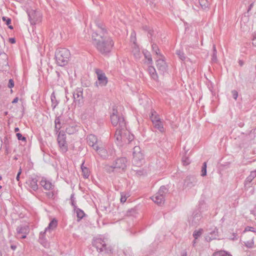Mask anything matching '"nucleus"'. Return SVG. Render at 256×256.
<instances>
[{
	"mask_svg": "<svg viewBox=\"0 0 256 256\" xmlns=\"http://www.w3.org/2000/svg\"><path fill=\"white\" fill-rule=\"evenodd\" d=\"M94 41L97 49L102 54L109 52L114 44L111 38L106 36H98Z\"/></svg>",
	"mask_w": 256,
	"mask_h": 256,
	"instance_id": "1",
	"label": "nucleus"
},
{
	"mask_svg": "<svg viewBox=\"0 0 256 256\" xmlns=\"http://www.w3.org/2000/svg\"><path fill=\"white\" fill-rule=\"evenodd\" d=\"M115 138L118 144H123L129 143L134 140L132 134L126 129V128H117L115 134Z\"/></svg>",
	"mask_w": 256,
	"mask_h": 256,
	"instance_id": "2",
	"label": "nucleus"
},
{
	"mask_svg": "<svg viewBox=\"0 0 256 256\" xmlns=\"http://www.w3.org/2000/svg\"><path fill=\"white\" fill-rule=\"evenodd\" d=\"M110 119L112 126H118V128H126V122L123 116L119 114L117 109L115 108L112 109Z\"/></svg>",
	"mask_w": 256,
	"mask_h": 256,
	"instance_id": "3",
	"label": "nucleus"
},
{
	"mask_svg": "<svg viewBox=\"0 0 256 256\" xmlns=\"http://www.w3.org/2000/svg\"><path fill=\"white\" fill-rule=\"evenodd\" d=\"M70 58V52L66 48H60L58 50L56 54V64L61 66L66 65Z\"/></svg>",
	"mask_w": 256,
	"mask_h": 256,
	"instance_id": "4",
	"label": "nucleus"
},
{
	"mask_svg": "<svg viewBox=\"0 0 256 256\" xmlns=\"http://www.w3.org/2000/svg\"><path fill=\"white\" fill-rule=\"evenodd\" d=\"M88 143L90 146L93 147L94 150L100 152V154L106 152L105 150L98 146L97 138L94 135L90 134L88 136Z\"/></svg>",
	"mask_w": 256,
	"mask_h": 256,
	"instance_id": "5",
	"label": "nucleus"
},
{
	"mask_svg": "<svg viewBox=\"0 0 256 256\" xmlns=\"http://www.w3.org/2000/svg\"><path fill=\"white\" fill-rule=\"evenodd\" d=\"M28 15L32 24H36L41 22L42 14L39 11L32 10L30 12Z\"/></svg>",
	"mask_w": 256,
	"mask_h": 256,
	"instance_id": "6",
	"label": "nucleus"
},
{
	"mask_svg": "<svg viewBox=\"0 0 256 256\" xmlns=\"http://www.w3.org/2000/svg\"><path fill=\"white\" fill-rule=\"evenodd\" d=\"M66 139V135L60 132L58 135V142L60 150L63 152H66L68 150V144Z\"/></svg>",
	"mask_w": 256,
	"mask_h": 256,
	"instance_id": "7",
	"label": "nucleus"
},
{
	"mask_svg": "<svg viewBox=\"0 0 256 256\" xmlns=\"http://www.w3.org/2000/svg\"><path fill=\"white\" fill-rule=\"evenodd\" d=\"M98 84L100 86H104L108 83V79L105 74L101 70H98L96 72Z\"/></svg>",
	"mask_w": 256,
	"mask_h": 256,
	"instance_id": "8",
	"label": "nucleus"
},
{
	"mask_svg": "<svg viewBox=\"0 0 256 256\" xmlns=\"http://www.w3.org/2000/svg\"><path fill=\"white\" fill-rule=\"evenodd\" d=\"M127 167V160L125 158H120L116 162L114 168L122 169L124 171Z\"/></svg>",
	"mask_w": 256,
	"mask_h": 256,
	"instance_id": "9",
	"label": "nucleus"
},
{
	"mask_svg": "<svg viewBox=\"0 0 256 256\" xmlns=\"http://www.w3.org/2000/svg\"><path fill=\"white\" fill-rule=\"evenodd\" d=\"M152 200L154 203L160 205L164 203V197L163 195L160 193V190L156 194L155 196L152 198Z\"/></svg>",
	"mask_w": 256,
	"mask_h": 256,
	"instance_id": "10",
	"label": "nucleus"
},
{
	"mask_svg": "<svg viewBox=\"0 0 256 256\" xmlns=\"http://www.w3.org/2000/svg\"><path fill=\"white\" fill-rule=\"evenodd\" d=\"M134 158L135 160H142L144 158L139 146H135L134 148Z\"/></svg>",
	"mask_w": 256,
	"mask_h": 256,
	"instance_id": "11",
	"label": "nucleus"
},
{
	"mask_svg": "<svg viewBox=\"0 0 256 256\" xmlns=\"http://www.w3.org/2000/svg\"><path fill=\"white\" fill-rule=\"evenodd\" d=\"M40 184L46 190H52L54 187V185L52 183L46 180V178H42V180L40 181Z\"/></svg>",
	"mask_w": 256,
	"mask_h": 256,
	"instance_id": "12",
	"label": "nucleus"
},
{
	"mask_svg": "<svg viewBox=\"0 0 256 256\" xmlns=\"http://www.w3.org/2000/svg\"><path fill=\"white\" fill-rule=\"evenodd\" d=\"M166 66V63L162 60H158L156 61V67L158 70H164Z\"/></svg>",
	"mask_w": 256,
	"mask_h": 256,
	"instance_id": "13",
	"label": "nucleus"
},
{
	"mask_svg": "<svg viewBox=\"0 0 256 256\" xmlns=\"http://www.w3.org/2000/svg\"><path fill=\"white\" fill-rule=\"evenodd\" d=\"M152 123L154 124V126L159 130L161 132L163 130L164 128L160 120H152Z\"/></svg>",
	"mask_w": 256,
	"mask_h": 256,
	"instance_id": "14",
	"label": "nucleus"
},
{
	"mask_svg": "<svg viewBox=\"0 0 256 256\" xmlns=\"http://www.w3.org/2000/svg\"><path fill=\"white\" fill-rule=\"evenodd\" d=\"M58 226V221L56 219L54 218L49 224L46 230H54Z\"/></svg>",
	"mask_w": 256,
	"mask_h": 256,
	"instance_id": "15",
	"label": "nucleus"
},
{
	"mask_svg": "<svg viewBox=\"0 0 256 256\" xmlns=\"http://www.w3.org/2000/svg\"><path fill=\"white\" fill-rule=\"evenodd\" d=\"M28 184L34 190L38 188L37 180L35 178L32 179L28 180Z\"/></svg>",
	"mask_w": 256,
	"mask_h": 256,
	"instance_id": "16",
	"label": "nucleus"
},
{
	"mask_svg": "<svg viewBox=\"0 0 256 256\" xmlns=\"http://www.w3.org/2000/svg\"><path fill=\"white\" fill-rule=\"evenodd\" d=\"M213 256H232V255L224 250H220L215 252Z\"/></svg>",
	"mask_w": 256,
	"mask_h": 256,
	"instance_id": "17",
	"label": "nucleus"
},
{
	"mask_svg": "<svg viewBox=\"0 0 256 256\" xmlns=\"http://www.w3.org/2000/svg\"><path fill=\"white\" fill-rule=\"evenodd\" d=\"M76 128L75 126H69L66 128V132L68 134H72L76 132Z\"/></svg>",
	"mask_w": 256,
	"mask_h": 256,
	"instance_id": "18",
	"label": "nucleus"
},
{
	"mask_svg": "<svg viewBox=\"0 0 256 256\" xmlns=\"http://www.w3.org/2000/svg\"><path fill=\"white\" fill-rule=\"evenodd\" d=\"M82 172L85 178H88V176H89V174H90L88 168L84 166L83 164H82Z\"/></svg>",
	"mask_w": 256,
	"mask_h": 256,
	"instance_id": "19",
	"label": "nucleus"
},
{
	"mask_svg": "<svg viewBox=\"0 0 256 256\" xmlns=\"http://www.w3.org/2000/svg\"><path fill=\"white\" fill-rule=\"evenodd\" d=\"M76 214L77 217L79 220L83 218L85 215L84 212L80 209L76 210Z\"/></svg>",
	"mask_w": 256,
	"mask_h": 256,
	"instance_id": "20",
	"label": "nucleus"
},
{
	"mask_svg": "<svg viewBox=\"0 0 256 256\" xmlns=\"http://www.w3.org/2000/svg\"><path fill=\"white\" fill-rule=\"evenodd\" d=\"M199 3L202 8H206L208 6V2L207 0H198Z\"/></svg>",
	"mask_w": 256,
	"mask_h": 256,
	"instance_id": "21",
	"label": "nucleus"
},
{
	"mask_svg": "<svg viewBox=\"0 0 256 256\" xmlns=\"http://www.w3.org/2000/svg\"><path fill=\"white\" fill-rule=\"evenodd\" d=\"M206 174V163H204L203 167L202 170V176H205Z\"/></svg>",
	"mask_w": 256,
	"mask_h": 256,
	"instance_id": "22",
	"label": "nucleus"
},
{
	"mask_svg": "<svg viewBox=\"0 0 256 256\" xmlns=\"http://www.w3.org/2000/svg\"><path fill=\"white\" fill-rule=\"evenodd\" d=\"M246 246L248 248H252L254 245V240L252 239H250L249 240L244 242Z\"/></svg>",
	"mask_w": 256,
	"mask_h": 256,
	"instance_id": "23",
	"label": "nucleus"
},
{
	"mask_svg": "<svg viewBox=\"0 0 256 256\" xmlns=\"http://www.w3.org/2000/svg\"><path fill=\"white\" fill-rule=\"evenodd\" d=\"M202 231L199 230L198 232H195L194 233V236L195 238H197L201 234H202Z\"/></svg>",
	"mask_w": 256,
	"mask_h": 256,
	"instance_id": "24",
	"label": "nucleus"
},
{
	"mask_svg": "<svg viewBox=\"0 0 256 256\" xmlns=\"http://www.w3.org/2000/svg\"><path fill=\"white\" fill-rule=\"evenodd\" d=\"M2 20L4 22H6V24L7 25H9L11 23V20L9 18H6V17H2Z\"/></svg>",
	"mask_w": 256,
	"mask_h": 256,
	"instance_id": "25",
	"label": "nucleus"
},
{
	"mask_svg": "<svg viewBox=\"0 0 256 256\" xmlns=\"http://www.w3.org/2000/svg\"><path fill=\"white\" fill-rule=\"evenodd\" d=\"M18 232H24V233L26 234L28 232V226H26L24 228V229L22 230H19Z\"/></svg>",
	"mask_w": 256,
	"mask_h": 256,
	"instance_id": "26",
	"label": "nucleus"
},
{
	"mask_svg": "<svg viewBox=\"0 0 256 256\" xmlns=\"http://www.w3.org/2000/svg\"><path fill=\"white\" fill-rule=\"evenodd\" d=\"M182 162L184 165H188V164H190V161L188 158H186L185 160H182Z\"/></svg>",
	"mask_w": 256,
	"mask_h": 256,
	"instance_id": "27",
	"label": "nucleus"
},
{
	"mask_svg": "<svg viewBox=\"0 0 256 256\" xmlns=\"http://www.w3.org/2000/svg\"><path fill=\"white\" fill-rule=\"evenodd\" d=\"M8 84L10 88H12L14 86V81L12 79L9 80Z\"/></svg>",
	"mask_w": 256,
	"mask_h": 256,
	"instance_id": "28",
	"label": "nucleus"
},
{
	"mask_svg": "<svg viewBox=\"0 0 256 256\" xmlns=\"http://www.w3.org/2000/svg\"><path fill=\"white\" fill-rule=\"evenodd\" d=\"M232 94H233V96H234V98L235 100H236L238 96V94L237 92L234 90L232 92Z\"/></svg>",
	"mask_w": 256,
	"mask_h": 256,
	"instance_id": "29",
	"label": "nucleus"
},
{
	"mask_svg": "<svg viewBox=\"0 0 256 256\" xmlns=\"http://www.w3.org/2000/svg\"><path fill=\"white\" fill-rule=\"evenodd\" d=\"M16 135H17V136H18V140H25V139H26L25 138L22 137V136L21 135V134L18 133L16 134Z\"/></svg>",
	"mask_w": 256,
	"mask_h": 256,
	"instance_id": "30",
	"label": "nucleus"
},
{
	"mask_svg": "<svg viewBox=\"0 0 256 256\" xmlns=\"http://www.w3.org/2000/svg\"><path fill=\"white\" fill-rule=\"evenodd\" d=\"M21 172H22V170H21V169H20V170H19V172L17 174L16 178V179L18 181L20 180V176Z\"/></svg>",
	"mask_w": 256,
	"mask_h": 256,
	"instance_id": "31",
	"label": "nucleus"
},
{
	"mask_svg": "<svg viewBox=\"0 0 256 256\" xmlns=\"http://www.w3.org/2000/svg\"><path fill=\"white\" fill-rule=\"evenodd\" d=\"M100 240H97L95 241L94 242V244L96 245V246L97 247V248H98L99 247V246L98 244L99 242H100Z\"/></svg>",
	"mask_w": 256,
	"mask_h": 256,
	"instance_id": "32",
	"label": "nucleus"
},
{
	"mask_svg": "<svg viewBox=\"0 0 256 256\" xmlns=\"http://www.w3.org/2000/svg\"><path fill=\"white\" fill-rule=\"evenodd\" d=\"M9 42L11 43V44H14L16 42V40L14 38H10L9 39Z\"/></svg>",
	"mask_w": 256,
	"mask_h": 256,
	"instance_id": "33",
	"label": "nucleus"
},
{
	"mask_svg": "<svg viewBox=\"0 0 256 256\" xmlns=\"http://www.w3.org/2000/svg\"><path fill=\"white\" fill-rule=\"evenodd\" d=\"M146 58H148V60L149 62V63H152V58L150 56H146Z\"/></svg>",
	"mask_w": 256,
	"mask_h": 256,
	"instance_id": "34",
	"label": "nucleus"
},
{
	"mask_svg": "<svg viewBox=\"0 0 256 256\" xmlns=\"http://www.w3.org/2000/svg\"><path fill=\"white\" fill-rule=\"evenodd\" d=\"M82 91H80L78 94H76L77 98L82 97Z\"/></svg>",
	"mask_w": 256,
	"mask_h": 256,
	"instance_id": "35",
	"label": "nucleus"
},
{
	"mask_svg": "<svg viewBox=\"0 0 256 256\" xmlns=\"http://www.w3.org/2000/svg\"><path fill=\"white\" fill-rule=\"evenodd\" d=\"M126 196H122V198H120V201L122 202H124L126 201Z\"/></svg>",
	"mask_w": 256,
	"mask_h": 256,
	"instance_id": "36",
	"label": "nucleus"
},
{
	"mask_svg": "<svg viewBox=\"0 0 256 256\" xmlns=\"http://www.w3.org/2000/svg\"><path fill=\"white\" fill-rule=\"evenodd\" d=\"M18 98H15L12 100V102L13 104H14V103H16V102H18Z\"/></svg>",
	"mask_w": 256,
	"mask_h": 256,
	"instance_id": "37",
	"label": "nucleus"
},
{
	"mask_svg": "<svg viewBox=\"0 0 256 256\" xmlns=\"http://www.w3.org/2000/svg\"><path fill=\"white\" fill-rule=\"evenodd\" d=\"M251 228H246V230H251Z\"/></svg>",
	"mask_w": 256,
	"mask_h": 256,
	"instance_id": "38",
	"label": "nucleus"
},
{
	"mask_svg": "<svg viewBox=\"0 0 256 256\" xmlns=\"http://www.w3.org/2000/svg\"><path fill=\"white\" fill-rule=\"evenodd\" d=\"M8 28H9L10 29H11V30H12V29L13 28V27H12V26H8Z\"/></svg>",
	"mask_w": 256,
	"mask_h": 256,
	"instance_id": "39",
	"label": "nucleus"
},
{
	"mask_svg": "<svg viewBox=\"0 0 256 256\" xmlns=\"http://www.w3.org/2000/svg\"><path fill=\"white\" fill-rule=\"evenodd\" d=\"M18 128H16L15 129L16 132L18 131Z\"/></svg>",
	"mask_w": 256,
	"mask_h": 256,
	"instance_id": "40",
	"label": "nucleus"
},
{
	"mask_svg": "<svg viewBox=\"0 0 256 256\" xmlns=\"http://www.w3.org/2000/svg\"><path fill=\"white\" fill-rule=\"evenodd\" d=\"M26 237V236H22V238H25Z\"/></svg>",
	"mask_w": 256,
	"mask_h": 256,
	"instance_id": "41",
	"label": "nucleus"
},
{
	"mask_svg": "<svg viewBox=\"0 0 256 256\" xmlns=\"http://www.w3.org/2000/svg\"><path fill=\"white\" fill-rule=\"evenodd\" d=\"M152 70H154V71L155 70L154 68H152Z\"/></svg>",
	"mask_w": 256,
	"mask_h": 256,
	"instance_id": "42",
	"label": "nucleus"
},
{
	"mask_svg": "<svg viewBox=\"0 0 256 256\" xmlns=\"http://www.w3.org/2000/svg\"><path fill=\"white\" fill-rule=\"evenodd\" d=\"M2 188V186H0V189Z\"/></svg>",
	"mask_w": 256,
	"mask_h": 256,
	"instance_id": "43",
	"label": "nucleus"
},
{
	"mask_svg": "<svg viewBox=\"0 0 256 256\" xmlns=\"http://www.w3.org/2000/svg\"><path fill=\"white\" fill-rule=\"evenodd\" d=\"M1 179H2V178H1V177H0V180Z\"/></svg>",
	"mask_w": 256,
	"mask_h": 256,
	"instance_id": "44",
	"label": "nucleus"
}]
</instances>
